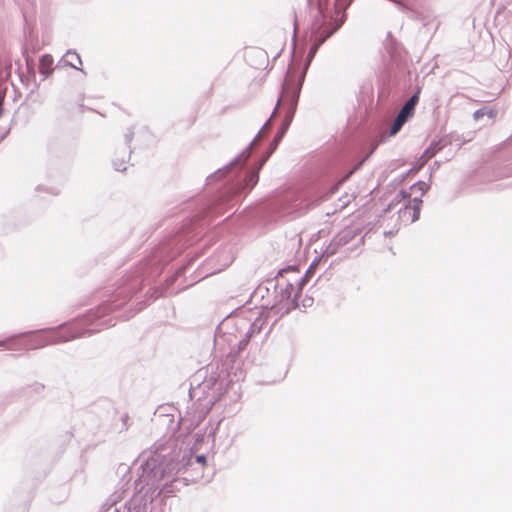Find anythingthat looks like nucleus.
Returning a JSON list of instances; mask_svg holds the SVG:
<instances>
[{"instance_id": "obj_4", "label": "nucleus", "mask_w": 512, "mask_h": 512, "mask_svg": "<svg viewBox=\"0 0 512 512\" xmlns=\"http://www.w3.org/2000/svg\"><path fill=\"white\" fill-rule=\"evenodd\" d=\"M39 72L42 75L49 76L53 71V58L51 55H43L39 60Z\"/></svg>"}, {"instance_id": "obj_1", "label": "nucleus", "mask_w": 512, "mask_h": 512, "mask_svg": "<svg viewBox=\"0 0 512 512\" xmlns=\"http://www.w3.org/2000/svg\"><path fill=\"white\" fill-rule=\"evenodd\" d=\"M415 104L416 94H413L397 115L395 121L391 126L389 136L396 135L398 131L402 128L404 123L407 121V119L413 115Z\"/></svg>"}, {"instance_id": "obj_6", "label": "nucleus", "mask_w": 512, "mask_h": 512, "mask_svg": "<svg viewBox=\"0 0 512 512\" xmlns=\"http://www.w3.org/2000/svg\"><path fill=\"white\" fill-rule=\"evenodd\" d=\"M196 461L201 464L202 466H205L206 463H207V459H206V456L205 455H198L196 457Z\"/></svg>"}, {"instance_id": "obj_2", "label": "nucleus", "mask_w": 512, "mask_h": 512, "mask_svg": "<svg viewBox=\"0 0 512 512\" xmlns=\"http://www.w3.org/2000/svg\"><path fill=\"white\" fill-rule=\"evenodd\" d=\"M415 104L416 94H413L397 115L395 121L391 126L389 136L396 135L398 131L402 128L404 123L407 121V119L413 115Z\"/></svg>"}, {"instance_id": "obj_8", "label": "nucleus", "mask_w": 512, "mask_h": 512, "mask_svg": "<svg viewBox=\"0 0 512 512\" xmlns=\"http://www.w3.org/2000/svg\"><path fill=\"white\" fill-rule=\"evenodd\" d=\"M251 179L254 180V183L257 182V179H258V176L257 175H252L251 176Z\"/></svg>"}, {"instance_id": "obj_5", "label": "nucleus", "mask_w": 512, "mask_h": 512, "mask_svg": "<svg viewBox=\"0 0 512 512\" xmlns=\"http://www.w3.org/2000/svg\"><path fill=\"white\" fill-rule=\"evenodd\" d=\"M442 146L439 143H432L430 147L424 152L421 159L423 163L432 158L438 150H440Z\"/></svg>"}, {"instance_id": "obj_7", "label": "nucleus", "mask_w": 512, "mask_h": 512, "mask_svg": "<svg viewBox=\"0 0 512 512\" xmlns=\"http://www.w3.org/2000/svg\"><path fill=\"white\" fill-rule=\"evenodd\" d=\"M2 105H3V98L0 97V116L2 115V112H3Z\"/></svg>"}, {"instance_id": "obj_3", "label": "nucleus", "mask_w": 512, "mask_h": 512, "mask_svg": "<svg viewBox=\"0 0 512 512\" xmlns=\"http://www.w3.org/2000/svg\"><path fill=\"white\" fill-rule=\"evenodd\" d=\"M331 23L322 25L315 34V42L312 46L309 56L313 57L318 48L338 29V26L331 27Z\"/></svg>"}]
</instances>
